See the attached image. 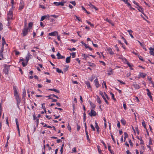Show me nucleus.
<instances>
[{
	"mask_svg": "<svg viewBox=\"0 0 154 154\" xmlns=\"http://www.w3.org/2000/svg\"><path fill=\"white\" fill-rule=\"evenodd\" d=\"M26 22L24 26V28L22 30V34L24 36H25L27 35L28 32L30 30L28 27H26Z\"/></svg>",
	"mask_w": 154,
	"mask_h": 154,
	"instance_id": "1",
	"label": "nucleus"
},
{
	"mask_svg": "<svg viewBox=\"0 0 154 154\" xmlns=\"http://www.w3.org/2000/svg\"><path fill=\"white\" fill-rule=\"evenodd\" d=\"M8 20H11L13 17V12L11 9H10L8 13Z\"/></svg>",
	"mask_w": 154,
	"mask_h": 154,
	"instance_id": "2",
	"label": "nucleus"
},
{
	"mask_svg": "<svg viewBox=\"0 0 154 154\" xmlns=\"http://www.w3.org/2000/svg\"><path fill=\"white\" fill-rule=\"evenodd\" d=\"M10 66V65H5V67L3 69V71L6 74H8V73Z\"/></svg>",
	"mask_w": 154,
	"mask_h": 154,
	"instance_id": "3",
	"label": "nucleus"
},
{
	"mask_svg": "<svg viewBox=\"0 0 154 154\" xmlns=\"http://www.w3.org/2000/svg\"><path fill=\"white\" fill-rule=\"evenodd\" d=\"M66 2H65L64 1L62 0L61 2H54L53 4L56 6H58L59 5L63 6L64 5V3H66Z\"/></svg>",
	"mask_w": 154,
	"mask_h": 154,
	"instance_id": "4",
	"label": "nucleus"
},
{
	"mask_svg": "<svg viewBox=\"0 0 154 154\" xmlns=\"http://www.w3.org/2000/svg\"><path fill=\"white\" fill-rule=\"evenodd\" d=\"M101 96L103 99L105 100V102L107 104H109V102L106 99L105 95L104 94V93H103L101 91H100L99 92Z\"/></svg>",
	"mask_w": 154,
	"mask_h": 154,
	"instance_id": "5",
	"label": "nucleus"
},
{
	"mask_svg": "<svg viewBox=\"0 0 154 154\" xmlns=\"http://www.w3.org/2000/svg\"><path fill=\"white\" fill-rule=\"evenodd\" d=\"M97 113L94 110L92 109L91 110L90 112L88 114L90 116H95L97 115Z\"/></svg>",
	"mask_w": 154,
	"mask_h": 154,
	"instance_id": "6",
	"label": "nucleus"
},
{
	"mask_svg": "<svg viewBox=\"0 0 154 154\" xmlns=\"http://www.w3.org/2000/svg\"><path fill=\"white\" fill-rule=\"evenodd\" d=\"M95 85L97 88H98L100 86V85L98 82V80L97 78H96L94 81Z\"/></svg>",
	"mask_w": 154,
	"mask_h": 154,
	"instance_id": "7",
	"label": "nucleus"
},
{
	"mask_svg": "<svg viewBox=\"0 0 154 154\" xmlns=\"http://www.w3.org/2000/svg\"><path fill=\"white\" fill-rule=\"evenodd\" d=\"M85 84L88 87V88L91 91H92V88L91 86L90 85V83L89 81H87L85 82Z\"/></svg>",
	"mask_w": 154,
	"mask_h": 154,
	"instance_id": "8",
	"label": "nucleus"
},
{
	"mask_svg": "<svg viewBox=\"0 0 154 154\" xmlns=\"http://www.w3.org/2000/svg\"><path fill=\"white\" fill-rule=\"evenodd\" d=\"M57 35V31H54L49 33L48 35L50 36H54Z\"/></svg>",
	"mask_w": 154,
	"mask_h": 154,
	"instance_id": "9",
	"label": "nucleus"
},
{
	"mask_svg": "<svg viewBox=\"0 0 154 154\" xmlns=\"http://www.w3.org/2000/svg\"><path fill=\"white\" fill-rule=\"evenodd\" d=\"M88 6L91 8L94 9L96 11H97L98 10V9L94 5H93L91 2H90L89 3V4H88Z\"/></svg>",
	"mask_w": 154,
	"mask_h": 154,
	"instance_id": "10",
	"label": "nucleus"
},
{
	"mask_svg": "<svg viewBox=\"0 0 154 154\" xmlns=\"http://www.w3.org/2000/svg\"><path fill=\"white\" fill-rule=\"evenodd\" d=\"M57 56V59H63L65 58V57L63 56H62L60 54L59 52H58Z\"/></svg>",
	"mask_w": 154,
	"mask_h": 154,
	"instance_id": "11",
	"label": "nucleus"
},
{
	"mask_svg": "<svg viewBox=\"0 0 154 154\" xmlns=\"http://www.w3.org/2000/svg\"><path fill=\"white\" fill-rule=\"evenodd\" d=\"M95 127L96 129H97V132L98 134H99L100 132V131L99 130V127L96 121L95 122Z\"/></svg>",
	"mask_w": 154,
	"mask_h": 154,
	"instance_id": "12",
	"label": "nucleus"
},
{
	"mask_svg": "<svg viewBox=\"0 0 154 154\" xmlns=\"http://www.w3.org/2000/svg\"><path fill=\"white\" fill-rule=\"evenodd\" d=\"M113 73V69L111 68H109L108 71V75H112Z\"/></svg>",
	"mask_w": 154,
	"mask_h": 154,
	"instance_id": "13",
	"label": "nucleus"
},
{
	"mask_svg": "<svg viewBox=\"0 0 154 154\" xmlns=\"http://www.w3.org/2000/svg\"><path fill=\"white\" fill-rule=\"evenodd\" d=\"M146 75V74L143 72H139V76L143 78H145Z\"/></svg>",
	"mask_w": 154,
	"mask_h": 154,
	"instance_id": "14",
	"label": "nucleus"
},
{
	"mask_svg": "<svg viewBox=\"0 0 154 154\" xmlns=\"http://www.w3.org/2000/svg\"><path fill=\"white\" fill-rule=\"evenodd\" d=\"M15 122H16V124L17 125V131H18V132H20V129H19V124H18V119H16Z\"/></svg>",
	"mask_w": 154,
	"mask_h": 154,
	"instance_id": "15",
	"label": "nucleus"
},
{
	"mask_svg": "<svg viewBox=\"0 0 154 154\" xmlns=\"http://www.w3.org/2000/svg\"><path fill=\"white\" fill-rule=\"evenodd\" d=\"M127 32H129V35L131 36V37L132 38H134V37L132 35V33L133 32V31L131 29L128 30H127Z\"/></svg>",
	"mask_w": 154,
	"mask_h": 154,
	"instance_id": "16",
	"label": "nucleus"
},
{
	"mask_svg": "<svg viewBox=\"0 0 154 154\" xmlns=\"http://www.w3.org/2000/svg\"><path fill=\"white\" fill-rule=\"evenodd\" d=\"M53 69H56V70L57 72L59 73H62L63 74V72H62L61 70L59 69L58 68L53 67Z\"/></svg>",
	"mask_w": 154,
	"mask_h": 154,
	"instance_id": "17",
	"label": "nucleus"
},
{
	"mask_svg": "<svg viewBox=\"0 0 154 154\" xmlns=\"http://www.w3.org/2000/svg\"><path fill=\"white\" fill-rule=\"evenodd\" d=\"M137 8L139 11L141 12L142 14H144L143 13V10L141 7L139 5L138 6H137Z\"/></svg>",
	"mask_w": 154,
	"mask_h": 154,
	"instance_id": "18",
	"label": "nucleus"
},
{
	"mask_svg": "<svg viewBox=\"0 0 154 154\" xmlns=\"http://www.w3.org/2000/svg\"><path fill=\"white\" fill-rule=\"evenodd\" d=\"M107 50L110 54L113 55L114 54V53L112 51V49L111 48H107Z\"/></svg>",
	"mask_w": 154,
	"mask_h": 154,
	"instance_id": "19",
	"label": "nucleus"
},
{
	"mask_svg": "<svg viewBox=\"0 0 154 154\" xmlns=\"http://www.w3.org/2000/svg\"><path fill=\"white\" fill-rule=\"evenodd\" d=\"M133 86L136 89H138L140 88L139 85L137 84L134 83L133 85Z\"/></svg>",
	"mask_w": 154,
	"mask_h": 154,
	"instance_id": "20",
	"label": "nucleus"
},
{
	"mask_svg": "<svg viewBox=\"0 0 154 154\" xmlns=\"http://www.w3.org/2000/svg\"><path fill=\"white\" fill-rule=\"evenodd\" d=\"M20 3L21 4V5H20V6L19 7V10H21L23 9L24 7L23 5V1H22L21 2H20Z\"/></svg>",
	"mask_w": 154,
	"mask_h": 154,
	"instance_id": "21",
	"label": "nucleus"
},
{
	"mask_svg": "<svg viewBox=\"0 0 154 154\" xmlns=\"http://www.w3.org/2000/svg\"><path fill=\"white\" fill-rule=\"evenodd\" d=\"M70 57L71 56L69 57H67L66 59V62L67 63H69L70 62Z\"/></svg>",
	"mask_w": 154,
	"mask_h": 154,
	"instance_id": "22",
	"label": "nucleus"
},
{
	"mask_svg": "<svg viewBox=\"0 0 154 154\" xmlns=\"http://www.w3.org/2000/svg\"><path fill=\"white\" fill-rule=\"evenodd\" d=\"M97 101L99 104L101 103V101L100 100V98L98 96H97Z\"/></svg>",
	"mask_w": 154,
	"mask_h": 154,
	"instance_id": "23",
	"label": "nucleus"
},
{
	"mask_svg": "<svg viewBox=\"0 0 154 154\" xmlns=\"http://www.w3.org/2000/svg\"><path fill=\"white\" fill-rule=\"evenodd\" d=\"M49 91H54L57 93H60V91L55 89H49L48 90Z\"/></svg>",
	"mask_w": 154,
	"mask_h": 154,
	"instance_id": "24",
	"label": "nucleus"
},
{
	"mask_svg": "<svg viewBox=\"0 0 154 154\" xmlns=\"http://www.w3.org/2000/svg\"><path fill=\"white\" fill-rule=\"evenodd\" d=\"M14 95L16 96L17 100H18V98H19V95L17 92V91L15 90V91H14Z\"/></svg>",
	"mask_w": 154,
	"mask_h": 154,
	"instance_id": "25",
	"label": "nucleus"
},
{
	"mask_svg": "<svg viewBox=\"0 0 154 154\" xmlns=\"http://www.w3.org/2000/svg\"><path fill=\"white\" fill-rule=\"evenodd\" d=\"M82 56L83 57V59L86 60L88 57V56L87 55L85 54H82Z\"/></svg>",
	"mask_w": 154,
	"mask_h": 154,
	"instance_id": "26",
	"label": "nucleus"
},
{
	"mask_svg": "<svg viewBox=\"0 0 154 154\" xmlns=\"http://www.w3.org/2000/svg\"><path fill=\"white\" fill-rule=\"evenodd\" d=\"M90 104L92 109H94L95 107V105L91 101H90Z\"/></svg>",
	"mask_w": 154,
	"mask_h": 154,
	"instance_id": "27",
	"label": "nucleus"
},
{
	"mask_svg": "<svg viewBox=\"0 0 154 154\" xmlns=\"http://www.w3.org/2000/svg\"><path fill=\"white\" fill-rule=\"evenodd\" d=\"M124 134L125 135V137H124V141H125L126 140V138L128 137V135L126 132H125L124 133Z\"/></svg>",
	"mask_w": 154,
	"mask_h": 154,
	"instance_id": "28",
	"label": "nucleus"
},
{
	"mask_svg": "<svg viewBox=\"0 0 154 154\" xmlns=\"http://www.w3.org/2000/svg\"><path fill=\"white\" fill-rule=\"evenodd\" d=\"M121 123L124 125H125L126 124V122L125 120L124 119H122L121 120Z\"/></svg>",
	"mask_w": 154,
	"mask_h": 154,
	"instance_id": "29",
	"label": "nucleus"
},
{
	"mask_svg": "<svg viewBox=\"0 0 154 154\" xmlns=\"http://www.w3.org/2000/svg\"><path fill=\"white\" fill-rule=\"evenodd\" d=\"M26 90H25V89H24L23 90V94H22V97H24L25 96H26Z\"/></svg>",
	"mask_w": 154,
	"mask_h": 154,
	"instance_id": "30",
	"label": "nucleus"
},
{
	"mask_svg": "<svg viewBox=\"0 0 154 154\" xmlns=\"http://www.w3.org/2000/svg\"><path fill=\"white\" fill-rule=\"evenodd\" d=\"M147 94V95L149 97L150 100L152 101L153 99L152 98V97L151 95V93Z\"/></svg>",
	"mask_w": 154,
	"mask_h": 154,
	"instance_id": "31",
	"label": "nucleus"
},
{
	"mask_svg": "<svg viewBox=\"0 0 154 154\" xmlns=\"http://www.w3.org/2000/svg\"><path fill=\"white\" fill-rule=\"evenodd\" d=\"M33 25V23L32 22H30L28 24V27L29 29L30 28V29H31V27H32Z\"/></svg>",
	"mask_w": 154,
	"mask_h": 154,
	"instance_id": "32",
	"label": "nucleus"
},
{
	"mask_svg": "<svg viewBox=\"0 0 154 154\" xmlns=\"http://www.w3.org/2000/svg\"><path fill=\"white\" fill-rule=\"evenodd\" d=\"M85 133H86V137H87V139L88 140H90V139H89V136L88 135V131H85Z\"/></svg>",
	"mask_w": 154,
	"mask_h": 154,
	"instance_id": "33",
	"label": "nucleus"
},
{
	"mask_svg": "<svg viewBox=\"0 0 154 154\" xmlns=\"http://www.w3.org/2000/svg\"><path fill=\"white\" fill-rule=\"evenodd\" d=\"M97 149H98V152H99V153L100 154H101V149H100V146H99V145L97 146Z\"/></svg>",
	"mask_w": 154,
	"mask_h": 154,
	"instance_id": "34",
	"label": "nucleus"
},
{
	"mask_svg": "<svg viewBox=\"0 0 154 154\" xmlns=\"http://www.w3.org/2000/svg\"><path fill=\"white\" fill-rule=\"evenodd\" d=\"M51 96H53V97H56V98H57V99L59 98V97H58L56 95L54 94H51L49 96H47V97H51Z\"/></svg>",
	"mask_w": 154,
	"mask_h": 154,
	"instance_id": "35",
	"label": "nucleus"
},
{
	"mask_svg": "<svg viewBox=\"0 0 154 154\" xmlns=\"http://www.w3.org/2000/svg\"><path fill=\"white\" fill-rule=\"evenodd\" d=\"M86 115L85 113V112H84L83 113V121L84 122H85L86 120Z\"/></svg>",
	"mask_w": 154,
	"mask_h": 154,
	"instance_id": "36",
	"label": "nucleus"
},
{
	"mask_svg": "<svg viewBox=\"0 0 154 154\" xmlns=\"http://www.w3.org/2000/svg\"><path fill=\"white\" fill-rule=\"evenodd\" d=\"M86 22L89 25H90L91 27H94V25L93 24L91 23L88 20L86 21Z\"/></svg>",
	"mask_w": 154,
	"mask_h": 154,
	"instance_id": "37",
	"label": "nucleus"
},
{
	"mask_svg": "<svg viewBox=\"0 0 154 154\" xmlns=\"http://www.w3.org/2000/svg\"><path fill=\"white\" fill-rule=\"evenodd\" d=\"M75 17L76 19L79 21H80L81 22H82V20L80 17H78L76 15H75Z\"/></svg>",
	"mask_w": 154,
	"mask_h": 154,
	"instance_id": "38",
	"label": "nucleus"
},
{
	"mask_svg": "<svg viewBox=\"0 0 154 154\" xmlns=\"http://www.w3.org/2000/svg\"><path fill=\"white\" fill-rule=\"evenodd\" d=\"M142 125L145 128H146V125L145 124V122L144 120H143L142 122Z\"/></svg>",
	"mask_w": 154,
	"mask_h": 154,
	"instance_id": "39",
	"label": "nucleus"
},
{
	"mask_svg": "<svg viewBox=\"0 0 154 154\" xmlns=\"http://www.w3.org/2000/svg\"><path fill=\"white\" fill-rule=\"evenodd\" d=\"M70 54L72 55V58H74L75 57V52H73Z\"/></svg>",
	"mask_w": 154,
	"mask_h": 154,
	"instance_id": "40",
	"label": "nucleus"
},
{
	"mask_svg": "<svg viewBox=\"0 0 154 154\" xmlns=\"http://www.w3.org/2000/svg\"><path fill=\"white\" fill-rule=\"evenodd\" d=\"M70 3L72 4V5H73L74 6H75L76 5V3L75 1H70L69 2Z\"/></svg>",
	"mask_w": 154,
	"mask_h": 154,
	"instance_id": "41",
	"label": "nucleus"
},
{
	"mask_svg": "<svg viewBox=\"0 0 154 154\" xmlns=\"http://www.w3.org/2000/svg\"><path fill=\"white\" fill-rule=\"evenodd\" d=\"M45 18H46V16H43L41 17L40 21H43Z\"/></svg>",
	"mask_w": 154,
	"mask_h": 154,
	"instance_id": "42",
	"label": "nucleus"
},
{
	"mask_svg": "<svg viewBox=\"0 0 154 154\" xmlns=\"http://www.w3.org/2000/svg\"><path fill=\"white\" fill-rule=\"evenodd\" d=\"M27 56L30 58V59H31V57H32V56L30 54V53L29 52L28 53Z\"/></svg>",
	"mask_w": 154,
	"mask_h": 154,
	"instance_id": "43",
	"label": "nucleus"
},
{
	"mask_svg": "<svg viewBox=\"0 0 154 154\" xmlns=\"http://www.w3.org/2000/svg\"><path fill=\"white\" fill-rule=\"evenodd\" d=\"M150 50L149 53L150 54L154 56V52L153 51H152V50Z\"/></svg>",
	"mask_w": 154,
	"mask_h": 154,
	"instance_id": "44",
	"label": "nucleus"
},
{
	"mask_svg": "<svg viewBox=\"0 0 154 154\" xmlns=\"http://www.w3.org/2000/svg\"><path fill=\"white\" fill-rule=\"evenodd\" d=\"M111 146H110L108 145V149L110 151V152L112 154V151L111 149Z\"/></svg>",
	"mask_w": 154,
	"mask_h": 154,
	"instance_id": "45",
	"label": "nucleus"
},
{
	"mask_svg": "<svg viewBox=\"0 0 154 154\" xmlns=\"http://www.w3.org/2000/svg\"><path fill=\"white\" fill-rule=\"evenodd\" d=\"M90 126L91 128H92L93 131H95V128L94 126L92 124H91L90 125Z\"/></svg>",
	"mask_w": 154,
	"mask_h": 154,
	"instance_id": "46",
	"label": "nucleus"
},
{
	"mask_svg": "<svg viewBox=\"0 0 154 154\" xmlns=\"http://www.w3.org/2000/svg\"><path fill=\"white\" fill-rule=\"evenodd\" d=\"M122 60L123 61V62L125 63H126L128 61H127V60L125 58H122Z\"/></svg>",
	"mask_w": 154,
	"mask_h": 154,
	"instance_id": "47",
	"label": "nucleus"
},
{
	"mask_svg": "<svg viewBox=\"0 0 154 154\" xmlns=\"http://www.w3.org/2000/svg\"><path fill=\"white\" fill-rule=\"evenodd\" d=\"M110 94L112 95V97L113 99L114 100H116V99L114 98V95L112 93H110Z\"/></svg>",
	"mask_w": 154,
	"mask_h": 154,
	"instance_id": "48",
	"label": "nucleus"
},
{
	"mask_svg": "<svg viewBox=\"0 0 154 154\" xmlns=\"http://www.w3.org/2000/svg\"><path fill=\"white\" fill-rule=\"evenodd\" d=\"M111 136L112 138L113 141L115 143H116V141H115V140L114 137L113 135H112V134H111Z\"/></svg>",
	"mask_w": 154,
	"mask_h": 154,
	"instance_id": "49",
	"label": "nucleus"
},
{
	"mask_svg": "<svg viewBox=\"0 0 154 154\" xmlns=\"http://www.w3.org/2000/svg\"><path fill=\"white\" fill-rule=\"evenodd\" d=\"M67 49L70 51H75L76 50V49L75 48H68Z\"/></svg>",
	"mask_w": 154,
	"mask_h": 154,
	"instance_id": "50",
	"label": "nucleus"
},
{
	"mask_svg": "<svg viewBox=\"0 0 154 154\" xmlns=\"http://www.w3.org/2000/svg\"><path fill=\"white\" fill-rule=\"evenodd\" d=\"M3 29V25L0 22V31H1Z\"/></svg>",
	"mask_w": 154,
	"mask_h": 154,
	"instance_id": "51",
	"label": "nucleus"
},
{
	"mask_svg": "<svg viewBox=\"0 0 154 154\" xmlns=\"http://www.w3.org/2000/svg\"><path fill=\"white\" fill-rule=\"evenodd\" d=\"M81 43L82 44L85 46V48H86V47H87L88 46L85 43H84L83 41H82Z\"/></svg>",
	"mask_w": 154,
	"mask_h": 154,
	"instance_id": "52",
	"label": "nucleus"
},
{
	"mask_svg": "<svg viewBox=\"0 0 154 154\" xmlns=\"http://www.w3.org/2000/svg\"><path fill=\"white\" fill-rule=\"evenodd\" d=\"M30 59L29 57H28L27 56H26V63H27L29 61V60Z\"/></svg>",
	"mask_w": 154,
	"mask_h": 154,
	"instance_id": "53",
	"label": "nucleus"
},
{
	"mask_svg": "<svg viewBox=\"0 0 154 154\" xmlns=\"http://www.w3.org/2000/svg\"><path fill=\"white\" fill-rule=\"evenodd\" d=\"M101 143L103 144L105 148H106V145L105 144V143L104 142L103 140H102L101 141Z\"/></svg>",
	"mask_w": 154,
	"mask_h": 154,
	"instance_id": "54",
	"label": "nucleus"
},
{
	"mask_svg": "<svg viewBox=\"0 0 154 154\" xmlns=\"http://www.w3.org/2000/svg\"><path fill=\"white\" fill-rule=\"evenodd\" d=\"M117 81L119 82L120 83H121L122 84H125V83L122 81L121 80H120L118 79Z\"/></svg>",
	"mask_w": 154,
	"mask_h": 154,
	"instance_id": "55",
	"label": "nucleus"
},
{
	"mask_svg": "<svg viewBox=\"0 0 154 154\" xmlns=\"http://www.w3.org/2000/svg\"><path fill=\"white\" fill-rule=\"evenodd\" d=\"M80 126L78 125V124L77 125V130L78 131H79V130H80Z\"/></svg>",
	"mask_w": 154,
	"mask_h": 154,
	"instance_id": "56",
	"label": "nucleus"
},
{
	"mask_svg": "<svg viewBox=\"0 0 154 154\" xmlns=\"http://www.w3.org/2000/svg\"><path fill=\"white\" fill-rule=\"evenodd\" d=\"M72 151L74 152H77L76 150V148L75 147H74L72 149Z\"/></svg>",
	"mask_w": 154,
	"mask_h": 154,
	"instance_id": "57",
	"label": "nucleus"
},
{
	"mask_svg": "<svg viewBox=\"0 0 154 154\" xmlns=\"http://www.w3.org/2000/svg\"><path fill=\"white\" fill-rule=\"evenodd\" d=\"M67 128H68L69 130L70 131L71 130V126L69 125V124L68 125Z\"/></svg>",
	"mask_w": 154,
	"mask_h": 154,
	"instance_id": "58",
	"label": "nucleus"
},
{
	"mask_svg": "<svg viewBox=\"0 0 154 154\" xmlns=\"http://www.w3.org/2000/svg\"><path fill=\"white\" fill-rule=\"evenodd\" d=\"M82 10H83L84 11H85L87 13H88V12H87V10L85 9V8L83 6H82Z\"/></svg>",
	"mask_w": 154,
	"mask_h": 154,
	"instance_id": "59",
	"label": "nucleus"
},
{
	"mask_svg": "<svg viewBox=\"0 0 154 154\" xmlns=\"http://www.w3.org/2000/svg\"><path fill=\"white\" fill-rule=\"evenodd\" d=\"M51 17H53L55 18H57L58 17V16H57L55 15H50Z\"/></svg>",
	"mask_w": 154,
	"mask_h": 154,
	"instance_id": "60",
	"label": "nucleus"
},
{
	"mask_svg": "<svg viewBox=\"0 0 154 154\" xmlns=\"http://www.w3.org/2000/svg\"><path fill=\"white\" fill-rule=\"evenodd\" d=\"M129 143H130V145L131 146H133V143L131 142V140H129Z\"/></svg>",
	"mask_w": 154,
	"mask_h": 154,
	"instance_id": "61",
	"label": "nucleus"
},
{
	"mask_svg": "<svg viewBox=\"0 0 154 154\" xmlns=\"http://www.w3.org/2000/svg\"><path fill=\"white\" fill-rule=\"evenodd\" d=\"M27 63H25L24 62H22V65L23 66V67H25L26 66L27 64Z\"/></svg>",
	"mask_w": 154,
	"mask_h": 154,
	"instance_id": "62",
	"label": "nucleus"
},
{
	"mask_svg": "<svg viewBox=\"0 0 154 154\" xmlns=\"http://www.w3.org/2000/svg\"><path fill=\"white\" fill-rule=\"evenodd\" d=\"M2 44H3V45H4V43H5V39L4 38V37H2Z\"/></svg>",
	"mask_w": 154,
	"mask_h": 154,
	"instance_id": "63",
	"label": "nucleus"
},
{
	"mask_svg": "<svg viewBox=\"0 0 154 154\" xmlns=\"http://www.w3.org/2000/svg\"><path fill=\"white\" fill-rule=\"evenodd\" d=\"M126 63L129 66V67H131V65H130V63L128 61Z\"/></svg>",
	"mask_w": 154,
	"mask_h": 154,
	"instance_id": "64",
	"label": "nucleus"
}]
</instances>
